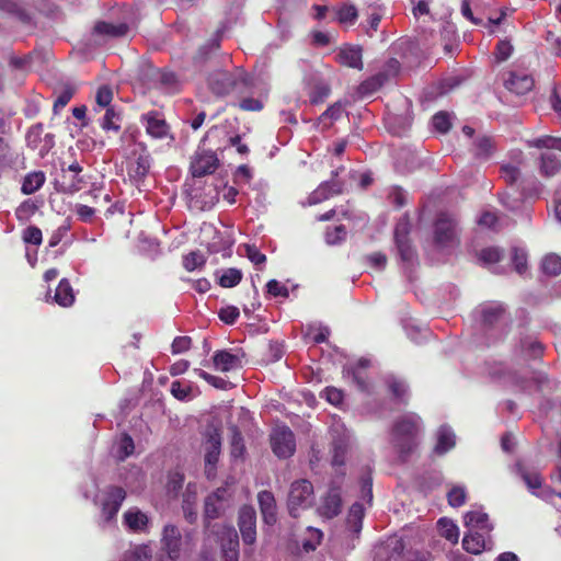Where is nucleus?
Wrapping results in <instances>:
<instances>
[{
  "label": "nucleus",
  "mask_w": 561,
  "mask_h": 561,
  "mask_svg": "<svg viewBox=\"0 0 561 561\" xmlns=\"http://www.w3.org/2000/svg\"><path fill=\"white\" fill-rule=\"evenodd\" d=\"M224 534L227 536V542L222 543V558L225 561L239 560V539L236 529L232 526H224Z\"/></svg>",
  "instance_id": "nucleus-24"
},
{
  "label": "nucleus",
  "mask_w": 561,
  "mask_h": 561,
  "mask_svg": "<svg viewBox=\"0 0 561 561\" xmlns=\"http://www.w3.org/2000/svg\"><path fill=\"white\" fill-rule=\"evenodd\" d=\"M542 272L547 275L557 276L561 274V256L557 254H548L541 263Z\"/></svg>",
  "instance_id": "nucleus-44"
},
{
  "label": "nucleus",
  "mask_w": 561,
  "mask_h": 561,
  "mask_svg": "<svg viewBox=\"0 0 561 561\" xmlns=\"http://www.w3.org/2000/svg\"><path fill=\"white\" fill-rule=\"evenodd\" d=\"M238 106L244 112H260L263 110L264 104L259 99L244 98L238 103Z\"/></svg>",
  "instance_id": "nucleus-63"
},
{
  "label": "nucleus",
  "mask_w": 561,
  "mask_h": 561,
  "mask_svg": "<svg viewBox=\"0 0 561 561\" xmlns=\"http://www.w3.org/2000/svg\"><path fill=\"white\" fill-rule=\"evenodd\" d=\"M517 470L523 479V481L527 484V486L531 490L540 489L542 485V478L539 472L533 470H528L522 465H517Z\"/></svg>",
  "instance_id": "nucleus-43"
},
{
  "label": "nucleus",
  "mask_w": 561,
  "mask_h": 561,
  "mask_svg": "<svg viewBox=\"0 0 561 561\" xmlns=\"http://www.w3.org/2000/svg\"><path fill=\"white\" fill-rule=\"evenodd\" d=\"M263 522L270 526L277 522V506L274 494L271 491H261L257 494Z\"/></svg>",
  "instance_id": "nucleus-19"
},
{
  "label": "nucleus",
  "mask_w": 561,
  "mask_h": 561,
  "mask_svg": "<svg viewBox=\"0 0 561 561\" xmlns=\"http://www.w3.org/2000/svg\"><path fill=\"white\" fill-rule=\"evenodd\" d=\"M193 373L197 375L199 378L204 379L206 382H208L210 386H213L216 389L219 390H227L234 387V385L221 377L214 376L201 368H194Z\"/></svg>",
  "instance_id": "nucleus-38"
},
{
  "label": "nucleus",
  "mask_w": 561,
  "mask_h": 561,
  "mask_svg": "<svg viewBox=\"0 0 561 561\" xmlns=\"http://www.w3.org/2000/svg\"><path fill=\"white\" fill-rule=\"evenodd\" d=\"M520 175V171L517 167L512 164H504L501 167V176L508 184H514Z\"/></svg>",
  "instance_id": "nucleus-62"
},
{
  "label": "nucleus",
  "mask_w": 561,
  "mask_h": 561,
  "mask_svg": "<svg viewBox=\"0 0 561 561\" xmlns=\"http://www.w3.org/2000/svg\"><path fill=\"white\" fill-rule=\"evenodd\" d=\"M337 21L340 23L354 24L357 20V9L353 4H345L337 10Z\"/></svg>",
  "instance_id": "nucleus-53"
},
{
  "label": "nucleus",
  "mask_w": 561,
  "mask_h": 561,
  "mask_svg": "<svg viewBox=\"0 0 561 561\" xmlns=\"http://www.w3.org/2000/svg\"><path fill=\"white\" fill-rule=\"evenodd\" d=\"M142 121L146 122V131L153 138L162 139L169 134V125L162 115L157 111H150L142 115Z\"/></svg>",
  "instance_id": "nucleus-17"
},
{
  "label": "nucleus",
  "mask_w": 561,
  "mask_h": 561,
  "mask_svg": "<svg viewBox=\"0 0 561 561\" xmlns=\"http://www.w3.org/2000/svg\"><path fill=\"white\" fill-rule=\"evenodd\" d=\"M434 240L440 247L458 243L457 221L448 214L440 213L434 224Z\"/></svg>",
  "instance_id": "nucleus-7"
},
{
  "label": "nucleus",
  "mask_w": 561,
  "mask_h": 561,
  "mask_svg": "<svg viewBox=\"0 0 561 561\" xmlns=\"http://www.w3.org/2000/svg\"><path fill=\"white\" fill-rule=\"evenodd\" d=\"M0 11L15 16L23 24H28L32 20L20 0H0Z\"/></svg>",
  "instance_id": "nucleus-26"
},
{
  "label": "nucleus",
  "mask_w": 561,
  "mask_h": 561,
  "mask_svg": "<svg viewBox=\"0 0 561 561\" xmlns=\"http://www.w3.org/2000/svg\"><path fill=\"white\" fill-rule=\"evenodd\" d=\"M467 491L463 486H453L447 493L448 504L453 507H460L466 503Z\"/></svg>",
  "instance_id": "nucleus-51"
},
{
  "label": "nucleus",
  "mask_w": 561,
  "mask_h": 561,
  "mask_svg": "<svg viewBox=\"0 0 561 561\" xmlns=\"http://www.w3.org/2000/svg\"><path fill=\"white\" fill-rule=\"evenodd\" d=\"M342 511V497L339 488H331L322 499L318 512L321 516L332 519Z\"/></svg>",
  "instance_id": "nucleus-16"
},
{
  "label": "nucleus",
  "mask_w": 561,
  "mask_h": 561,
  "mask_svg": "<svg viewBox=\"0 0 561 561\" xmlns=\"http://www.w3.org/2000/svg\"><path fill=\"white\" fill-rule=\"evenodd\" d=\"M126 497V491L122 486H110L102 503V512L106 519H112L118 513Z\"/></svg>",
  "instance_id": "nucleus-15"
},
{
  "label": "nucleus",
  "mask_w": 561,
  "mask_h": 561,
  "mask_svg": "<svg viewBox=\"0 0 561 561\" xmlns=\"http://www.w3.org/2000/svg\"><path fill=\"white\" fill-rule=\"evenodd\" d=\"M513 264L518 274H524L527 270V254L523 250L514 249Z\"/></svg>",
  "instance_id": "nucleus-64"
},
{
  "label": "nucleus",
  "mask_w": 561,
  "mask_h": 561,
  "mask_svg": "<svg viewBox=\"0 0 561 561\" xmlns=\"http://www.w3.org/2000/svg\"><path fill=\"white\" fill-rule=\"evenodd\" d=\"M308 531L310 533L311 538L304 541L302 547L306 551H312L320 545L323 534L320 529L312 527H308Z\"/></svg>",
  "instance_id": "nucleus-61"
},
{
  "label": "nucleus",
  "mask_w": 561,
  "mask_h": 561,
  "mask_svg": "<svg viewBox=\"0 0 561 561\" xmlns=\"http://www.w3.org/2000/svg\"><path fill=\"white\" fill-rule=\"evenodd\" d=\"M118 122L119 115L115 112L113 107H107L102 118L101 127L104 130H113L117 133L121 129V125L118 124Z\"/></svg>",
  "instance_id": "nucleus-48"
},
{
  "label": "nucleus",
  "mask_w": 561,
  "mask_h": 561,
  "mask_svg": "<svg viewBox=\"0 0 561 561\" xmlns=\"http://www.w3.org/2000/svg\"><path fill=\"white\" fill-rule=\"evenodd\" d=\"M495 151L494 138L488 135H482L473 141L472 153L478 160L485 161L491 158Z\"/></svg>",
  "instance_id": "nucleus-25"
},
{
  "label": "nucleus",
  "mask_w": 561,
  "mask_h": 561,
  "mask_svg": "<svg viewBox=\"0 0 561 561\" xmlns=\"http://www.w3.org/2000/svg\"><path fill=\"white\" fill-rule=\"evenodd\" d=\"M331 88L329 83L323 80H313L310 82V90L308 92L309 101L311 104L323 103L330 95Z\"/></svg>",
  "instance_id": "nucleus-30"
},
{
  "label": "nucleus",
  "mask_w": 561,
  "mask_h": 561,
  "mask_svg": "<svg viewBox=\"0 0 561 561\" xmlns=\"http://www.w3.org/2000/svg\"><path fill=\"white\" fill-rule=\"evenodd\" d=\"M239 309L234 306H227L219 310L218 317L226 324H233L239 318Z\"/></svg>",
  "instance_id": "nucleus-59"
},
{
  "label": "nucleus",
  "mask_w": 561,
  "mask_h": 561,
  "mask_svg": "<svg viewBox=\"0 0 561 561\" xmlns=\"http://www.w3.org/2000/svg\"><path fill=\"white\" fill-rule=\"evenodd\" d=\"M37 206L32 201H24L15 210V217L21 224L27 222L36 213Z\"/></svg>",
  "instance_id": "nucleus-47"
},
{
  "label": "nucleus",
  "mask_w": 561,
  "mask_h": 561,
  "mask_svg": "<svg viewBox=\"0 0 561 561\" xmlns=\"http://www.w3.org/2000/svg\"><path fill=\"white\" fill-rule=\"evenodd\" d=\"M342 183L339 181L322 182L308 197L309 205L320 204L330 197L342 193Z\"/></svg>",
  "instance_id": "nucleus-20"
},
{
  "label": "nucleus",
  "mask_w": 561,
  "mask_h": 561,
  "mask_svg": "<svg viewBox=\"0 0 561 561\" xmlns=\"http://www.w3.org/2000/svg\"><path fill=\"white\" fill-rule=\"evenodd\" d=\"M502 251L496 247H488L480 251L479 260L484 264H494L501 261Z\"/></svg>",
  "instance_id": "nucleus-54"
},
{
  "label": "nucleus",
  "mask_w": 561,
  "mask_h": 561,
  "mask_svg": "<svg viewBox=\"0 0 561 561\" xmlns=\"http://www.w3.org/2000/svg\"><path fill=\"white\" fill-rule=\"evenodd\" d=\"M182 264L187 272H193L204 267L206 264V256L199 250L191 251L183 256Z\"/></svg>",
  "instance_id": "nucleus-39"
},
{
  "label": "nucleus",
  "mask_w": 561,
  "mask_h": 561,
  "mask_svg": "<svg viewBox=\"0 0 561 561\" xmlns=\"http://www.w3.org/2000/svg\"><path fill=\"white\" fill-rule=\"evenodd\" d=\"M218 165L219 159L215 151L198 147L192 159L190 170L194 178H202L213 174Z\"/></svg>",
  "instance_id": "nucleus-9"
},
{
  "label": "nucleus",
  "mask_w": 561,
  "mask_h": 561,
  "mask_svg": "<svg viewBox=\"0 0 561 561\" xmlns=\"http://www.w3.org/2000/svg\"><path fill=\"white\" fill-rule=\"evenodd\" d=\"M213 365L216 370L228 373L241 367V356L228 350L216 351L213 355Z\"/></svg>",
  "instance_id": "nucleus-21"
},
{
  "label": "nucleus",
  "mask_w": 561,
  "mask_h": 561,
  "mask_svg": "<svg viewBox=\"0 0 561 561\" xmlns=\"http://www.w3.org/2000/svg\"><path fill=\"white\" fill-rule=\"evenodd\" d=\"M347 236V230L344 225H337L334 228H328L325 231V242L329 245H336L342 243Z\"/></svg>",
  "instance_id": "nucleus-45"
},
{
  "label": "nucleus",
  "mask_w": 561,
  "mask_h": 561,
  "mask_svg": "<svg viewBox=\"0 0 561 561\" xmlns=\"http://www.w3.org/2000/svg\"><path fill=\"white\" fill-rule=\"evenodd\" d=\"M465 524L472 528L488 529L489 516L480 511H471L465 515Z\"/></svg>",
  "instance_id": "nucleus-41"
},
{
  "label": "nucleus",
  "mask_w": 561,
  "mask_h": 561,
  "mask_svg": "<svg viewBox=\"0 0 561 561\" xmlns=\"http://www.w3.org/2000/svg\"><path fill=\"white\" fill-rule=\"evenodd\" d=\"M561 171V160L556 153L545 152L540 157V173L546 178H551Z\"/></svg>",
  "instance_id": "nucleus-28"
},
{
  "label": "nucleus",
  "mask_w": 561,
  "mask_h": 561,
  "mask_svg": "<svg viewBox=\"0 0 561 561\" xmlns=\"http://www.w3.org/2000/svg\"><path fill=\"white\" fill-rule=\"evenodd\" d=\"M336 61L344 67L363 70V49L358 45L346 44L340 47Z\"/></svg>",
  "instance_id": "nucleus-14"
},
{
  "label": "nucleus",
  "mask_w": 561,
  "mask_h": 561,
  "mask_svg": "<svg viewBox=\"0 0 561 561\" xmlns=\"http://www.w3.org/2000/svg\"><path fill=\"white\" fill-rule=\"evenodd\" d=\"M388 561H427L424 554L419 552L404 553V543L402 540H397L392 548Z\"/></svg>",
  "instance_id": "nucleus-34"
},
{
  "label": "nucleus",
  "mask_w": 561,
  "mask_h": 561,
  "mask_svg": "<svg viewBox=\"0 0 561 561\" xmlns=\"http://www.w3.org/2000/svg\"><path fill=\"white\" fill-rule=\"evenodd\" d=\"M250 84L249 75L241 68H236L234 71L215 70L207 78L208 89L217 98L241 94Z\"/></svg>",
  "instance_id": "nucleus-1"
},
{
  "label": "nucleus",
  "mask_w": 561,
  "mask_h": 561,
  "mask_svg": "<svg viewBox=\"0 0 561 561\" xmlns=\"http://www.w3.org/2000/svg\"><path fill=\"white\" fill-rule=\"evenodd\" d=\"M365 516V510L363 504L356 502L348 511L346 523L351 531L359 534L363 527V519Z\"/></svg>",
  "instance_id": "nucleus-33"
},
{
  "label": "nucleus",
  "mask_w": 561,
  "mask_h": 561,
  "mask_svg": "<svg viewBox=\"0 0 561 561\" xmlns=\"http://www.w3.org/2000/svg\"><path fill=\"white\" fill-rule=\"evenodd\" d=\"M505 309L501 304H493L482 309V321L485 325H493L500 321Z\"/></svg>",
  "instance_id": "nucleus-40"
},
{
  "label": "nucleus",
  "mask_w": 561,
  "mask_h": 561,
  "mask_svg": "<svg viewBox=\"0 0 561 561\" xmlns=\"http://www.w3.org/2000/svg\"><path fill=\"white\" fill-rule=\"evenodd\" d=\"M419 431L420 417L416 414L404 415L394 422L392 428L393 440L403 460L416 447Z\"/></svg>",
  "instance_id": "nucleus-2"
},
{
  "label": "nucleus",
  "mask_w": 561,
  "mask_h": 561,
  "mask_svg": "<svg viewBox=\"0 0 561 561\" xmlns=\"http://www.w3.org/2000/svg\"><path fill=\"white\" fill-rule=\"evenodd\" d=\"M230 432V455L233 458H242L245 454V445L242 433L234 424L229 426Z\"/></svg>",
  "instance_id": "nucleus-35"
},
{
  "label": "nucleus",
  "mask_w": 561,
  "mask_h": 561,
  "mask_svg": "<svg viewBox=\"0 0 561 561\" xmlns=\"http://www.w3.org/2000/svg\"><path fill=\"white\" fill-rule=\"evenodd\" d=\"M314 503V490L307 479H299L290 484L287 496L288 513L293 518H298L302 511L310 508Z\"/></svg>",
  "instance_id": "nucleus-3"
},
{
  "label": "nucleus",
  "mask_w": 561,
  "mask_h": 561,
  "mask_svg": "<svg viewBox=\"0 0 561 561\" xmlns=\"http://www.w3.org/2000/svg\"><path fill=\"white\" fill-rule=\"evenodd\" d=\"M463 549L472 554H479L485 549L484 536L480 533H470L462 539Z\"/></svg>",
  "instance_id": "nucleus-36"
},
{
  "label": "nucleus",
  "mask_w": 561,
  "mask_h": 561,
  "mask_svg": "<svg viewBox=\"0 0 561 561\" xmlns=\"http://www.w3.org/2000/svg\"><path fill=\"white\" fill-rule=\"evenodd\" d=\"M238 526L242 541L245 545H253L256 540V512L250 505H243L239 511Z\"/></svg>",
  "instance_id": "nucleus-11"
},
{
  "label": "nucleus",
  "mask_w": 561,
  "mask_h": 561,
  "mask_svg": "<svg viewBox=\"0 0 561 561\" xmlns=\"http://www.w3.org/2000/svg\"><path fill=\"white\" fill-rule=\"evenodd\" d=\"M22 239L25 243L39 245L43 241L42 230L36 226H28L23 230Z\"/></svg>",
  "instance_id": "nucleus-55"
},
{
  "label": "nucleus",
  "mask_w": 561,
  "mask_h": 561,
  "mask_svg": "<svg viewBox=\"0 0 561 561\" xmlns=\"http://www.w3.org/2000/svg\"><path fill=\"white\" fill-rule=\"evenodd\" d=\"M75 92L76 89L72 85L66 84L54 101V112L58 113L59 110L64 108L70 102Z\"/></svg>",
  "instance_id": "nucleus-49"
},
{
  "label": "nucleus",
  "mask_w": 561,
  "mask_h": 561,
  "mask_svg": "<svg viewBox=\"0 0 561 561\" xmlns=\"http://www.w3.org/2000/svg\"><path fill=\"white\" fill-rule=\"evenodd\" d=\"M202 447L204 450L205 474L211 479L216 474V466L221 453V431L219 427L208 425L203 434Z\"/></svg>",
  "instance_id": "nucleus-4"
},
{
  "label": "nucleus",
  "mask_w": 561,
  "mask_h": 561,
  "mask_svg": "<svg viewBox=\"0 0 561 561\" xmlns=\"http://www.w3.org/2000/svg\"><path fill=\"white\" fill-rule=\"evenodd\" d=\"M172 396L180 400V401H185L187 399L191 398V393H192V385L191 383H184L180 380H174L172 383H171V389H170Z\"/></svg>",
  "instance_id": "nucleus-52"
},
{
  "label": "nucleus",
  "mask_w": 561,
  "mask_h": 561,
  "mask_svg": "<svg viewBox=\"0 0 561 561\" xmlns=\"http://www.w3.org/2000/svg\"><path fill=\"white\" fill-rule=\"evenodd\" d=\"M456 444V437L453 431L448 427L442 426L437 433V443L434 447V451L438 455H444L450 450Z\"/></svg>",
  "instance_id": "nucleus-31"
},
{
  "label": "nucleus",
  "mask_w": 561,
  "mask_h": 561,
  "mask_svg": "<svg viewBox=\"0 0 561 561\" xmlns=\"http://www.w3.org/2000/svg\"><path fill=\"white\" fill-rule=\"evenodd\" d=\"M82 167L77 162H72L68 167L61 164L60 174L55 179V188L59 193L73 194L81 191L87 182L81 175Z\"/></svg>",
  "instance_id": "nucleus-5"
},
{
  "label": "nucleus",
  "mask_w": 561,
  "mask_h": 561,
  "mask_svg": "<svg viewBox=\"0 0 561 561\" xmlns=\"http://www.w3.org/2000/svg\"><path fill=\"white\" fill-rule=\"evenodd\" d=\"M75 293L70 282L67 278H61L54 295V301L60 307L67 308L75 302Z\"/></svg>",
  "instance_id": "nucleus-27"
},
{
  "label": "nucleus",
  "mask_w": 561,
  "mask_h": 561,
  "mask_svg": "<svg viewBox=\"0 0 561 561\" xmlns=\"http://www.w3.org/2000/svg\"><path fill=\"white\" fill-rule=\"evenodd\" d=\"M432 123L434 128L443 134L447 133L451 127L449 115L446 112L436 113L432 118Z\"/></svg>",
  "instance_id": "nucleus-57"
},
{
  "label": "nucleus",
  "mask_w": 561,
  "mask_h": 561,
  "mask_svg": "<svg viewBox=\"0 0 561 561\" xmlns=\"http://www.w3.org/2000/svg\"><path fill=\"white\" fill-rule=\"evenodd\" d=\"M113 100V91L108 85H101L95 94V102L101 107H111L110 104Z\"/></svg>",
  "instance_id": "nucleus-58"
},
{
  "label": "nucleus",
  "mask_w": 561,
  "mask_h": 561,
  "mask_svg": "<svg viewBox=\"0 0 561 561\" xmlns=\"http://www.w3.org/2000/svg\"><path fill=\"white\" fill-rule=\"evenodd\" d=\"M385 385L393 400L403 404L408 403L409 387L403 379L389 375L385 378Z\"/></svg>",
  "instance_id": "nucleus-23"
},
{
  "label": "nucleus",
  "mask_w": 561,
  "mask_h": 561,
  "mask_svg": "<svg viewBox=\"0 0 561 561\" xmlns=\"http://www.w3.org/2000/svg\"><path fill=\"white\" fill-rule=\"evenodd\" d=\"M227 490L224 488L217 489L215 492L209 494L204 502V524L205 528H210V522L219 518L228 506V500L226 497Z\"/></svg>",
  "instance_id": "nucleus-10"
},
{
  "label": "nucleus",
  "mask_w": 561,
  "mask_h": 561,
  "mask_svg": "<svg viewBox=\"0 0 561 561\" xmlns=\"http://www.w3.org/2000/svg\"><path fill=\"white\" fill-rule=\"evenodd\" d=\"M123 561H151V554L147 546H138L126 551Z\"/></svg>",
  "instance_id": "nucleus-50"
},
{
  "label": "nucleus",
  "mask_w": 561,
  "mask_h": 561,
  "mask_svg": "<svg viewBox=\"0 0 561 561\" xmlns=\"http://www.w3.org/2000/svg\"><path fill=\"white\" fill-rule=\"evenodd\" d=\"M46 176L43 171H33L27 173L22 182L21 191L25 195L37 192L45 183Z\"/></svg>",
  "instance_id": "nucleus-29"
},
{
  "label": "nucleus",
  "mask_w": 561,
  "mask_h": 561,
  "mask_svg": "<svg viewBox=\"0 0 561 561\" xmlns=\"http://www.w3.org/2000/svg\"><path fill=\"white\" fill-rule=\"evenodd\" d=\"M129 27L125 23L112 24L104 21L98 22L92 31V35L101 39L116 38L125 36Z\"/></svg>",
  "instance_id": "nucleus-22"
},
{
  "label": "nucleus",
  "mask_w": 561,
  "mask_h": 561,
  "mask_svg": "<svg viewBox=\"0 0 561 561\" xmlns=\"http://www.w3.org/2000/svg\"><path fill=\"white\" fill-rule=\"evenodd\" d=\"M151 167V157L142 149L136 159L128 164L127 172L131 181L139 183L148 175Z\"/></svg>",
  "instance_id": "nucleus-18"
},
{
  "label": "nucleus",
  "mask_w": 561,
  "mask_h": 561,
  "mask_svg": "<svg viewBox=\"0 0 561 561\" xmlns=\"http://www.w3.org/2000/svg\"><path fill=\"white\" fill-rule=\"evenodd\" d=\"M411 221L409 215H403L394 227L393 238L394 243L400 255V259L405 263H412L416 257L415 250L410 239Z\"/></svg>",
  "instance_id": "nucleus-6"
},
{
  "label": "nucleus",
  "mask_w": 561,
  "mask_h": 561,
  "mask_svg": "<svg viewBox=\"0 0 561 561\" xmlns=\"http://www.w3.org/2000/svg\"><path fill=\"white\" fill-rule=\"evenodd\" d=\"M267 294H270L273 297H285L287 298L289 296L288 288L285 285H282L276 279H271L266 284Z\"/></svg>",
  "instance_id": "nucleus-60"
},
{
  "label": "nucleus",
  "mask_w": 561,
  "mask_h": 561,
  "mask_svg": "<svg viewBox=\"0 0 561 561\" xmlns=\"http://www.w3.org/2000/svg\"><path fill=\"white\" fill-rule=\"evenodd\" d=\"M388 80L386 72H378L377 75L364 80L358 87V93L363 96L371 95L377 92Z\"/></svg>",
  "instance_id": "nucleus-32"
},
{
  "label": "nucleus",
  "mask_w": 561,
  "mask_h": 561,
  "mask_svg": "<svg viewBox=\"0 0 561 561\" xmlns=\"http://www.w3.org/2000/svg\"><path fill=\"white\" fill-rule=\"evenodd\" d=\"M437 525L442 537L446 538L453 543L458 542L459 529L456 524L447 518H440L437 522Z\"/></svg>",
  "instance_id": "nucleus-42"
},
{
  "label": "nucleus",
  "mask_w": 561,
  "mask_h": 561,
  "mask_svg": "<svg viewBox=\"0 0 561 561\" xmlns=\"http://www.w3.org/2000/svg\"><path fill=\"white\" fill-rule=\"evenodd\" d=\"M271 447L280 459L289 458L296 449L294 433L287 426H279L271 434Z\"/></svg>",
  "instance_id": "nucleus-8"
},
{
  "label": "nucleus",
  "mask_w": 561,
  "mask_h": 561,
  "mask_svg": "<svg viewBox=\"0 0 561 561\" xmlns=\"http://www.w3.org/2000/svg\"><path fill=\"white\" fill-rule=\"evenodd\" d=\"M124 519L126 525L134 531H142L146 529L148 525V517L142 512L136 511H127L124 514Z\"/></svg>",
  "instance_id": "nucleus-37"
},
{
  "label": "nucleus",
  "mask_w": 561,
  "mask_h": 561,
  "mask_svg": "<svg viewBox=\"0 0 561 561\" xmlns=\"http://www.w3.org/2000/svg\"><path fill=\"white\" fill-rule=\"evenodd\" d=\"M242 279L240 270L231 267L224 272L219 278V285L224 288H231L237 286Z\"/></svg>",
  "instance_id": "nucleus-46"
},
{
  "label": "nucleus",
  "mask_w": 561,
  "mask_h": 561,
  "mask_svg": "<svg viewBox=\"0 0 561 561\" xmlns=\"http://www.w3.org/2000/svg\"><path fill=\"white\" fill-rule=\"evenodd\" d=\"M504 85L508 91L517 95H524L533 90L535 80L524 71H508L504 77Z\"/></svg>",
  "instance_id": "nucleus-12"
},
{
  "label": "nucleus",
  "mask_w": 561,
  "mask_h": 561,
  "mask_svg": "<svg viewBox=\"0 0 561 561\" xmlns=\"http://www.w3.org/2000/svg\"><path fill=\"white\" fill-rule=\"evenodd\" d=\"M162 550L171 560L180 557L182 536L180 529L174 525H167L163 528L161 538Z\"/></svg>",
  "instance_id": "nucleus-13"
},
{
  "label": "nucleus",
  "mask_w": 561,
  "mask_h": 561,
  "mask_svg": "<svg viewBox=\"0 0 561 561\" xmlns=\"http://www.w3.org/2000/svg\"><path fill=\"white\" fill-rule=\"evenodd\" d=\"M135 450V444L130 435L123 434L119 440L118 457L124 460L131 456Z\"/></svg>",
  "instance_id": "nucleus-56"
}]
</instances>
